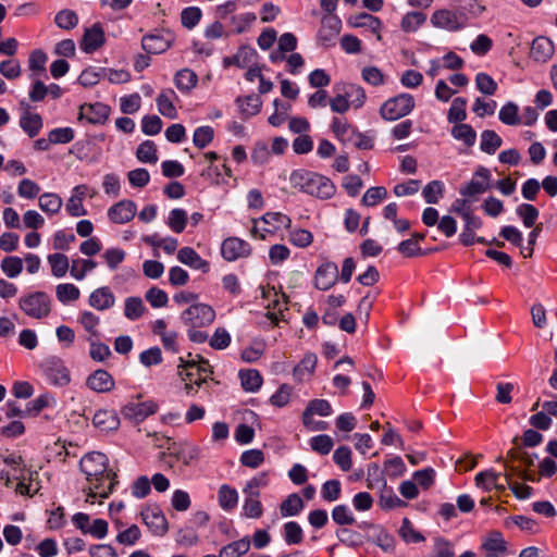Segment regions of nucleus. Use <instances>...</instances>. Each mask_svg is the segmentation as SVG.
<instances>
[{
  "label": "nucleus",
  "mask_w": 557,
  "mask_h": 557,
  "mask_svg": "<svg viewBox=\"0 0 557 557\" xmlns=\"http://www.w3.org/2000/svg\"><path fill=\"white\" fill-rule=\"evenodd\" d=\"M88 482L86 503L94 504L97 497L107 498L117 484L116 473L109 468L108 457L99 451L86 454L79 462Z\"/></svg>",
  "instance_id": "obj_1"
},
{
  "label": "nucleus",
  "mask_w": 557,
  "mask_h": 557,
  "mask_svg": "<svg viewBox=\"0 0 557 557\" xmlns=\"http://www.w3.org/2000/svg\"><path fill=\"white\" fill-rule=\"evenodd\" d=\"M289 182L294 188L320 199H330L336 190L329 177L304 169L293 171Z\"/></svg>",
  "instance_id": "obj_2"
},
{
  "label": "nucleus",
  "mask_w": 557,
  "mask_h": 557,
  "mask_svg": "<svg viewBox=\"0 0 557 557\" xmlns=\"http://www.w3.org/2000/svg\"><path fill=\"white\" fill-rule=\"evenodd\" d=\"M290 225V220L280 212H269L256 220L250 230L255 240L275 242L282 239V233Z\"/></svg>",
  "instance_id": "obj_3"
},
{
  "label": "nucleus",
  "mask_w": 557,
  "mask_h": 557,
  "mask_svg": "<svg viewBox=\"0 0 557 557\" xmlns=\"http://www.w3.org/2000/svg\"><path fill=\"white\" fill-rule=\"evenodd\" d=\"M178 368V374L185 382V389L188 394L193 392L194 386H201L212 374L211 366L199 355L186 360L180 358Z\"/></svg>",
  "instance_id": "obj_4"
},
{
  "label": "nucleus",
  "mask_w": 557,
  "mask_h": 557,
  "mask_svg": "<svg viewBox=\"0 0 557 557\" xmlns=\"http://www.w3.org/2000/svg\"><path fill=\"white\" fill-rule=\"evenodd\" d=\"M18 308L27 317L40 320L50 313L51 301L47 294L34 292L18 298Z\"/></svg>",
  "instance_id": "obj_5"
},
{
  "label": "nucleus",
  "mask_w": 557,
  "mask_h": 557,
  "mask_svg": "<svg viewBox=\"0 0 557 557\" xmlns=\"http://www.w3.org/2000/svg\"><path fill=\"white\" fill-rule=\"evenodd\" d=\"M414 108V98L409 94H399L386 100L380 113L384 120L395 121L409 114Z\"/></svg>",
  "instance_id": "obj_6"
},
{
  "label": "nucleus",
  "mask_w": 557,
  "mask_h": 557,
  "mask_svg": "<svg viewBox=\"0 0 557 557\" xmlns=\"http://www.w3.org/2000/svg\"><path fill=\"white\" fill-rule=\"evenodd\" d=\"M40 368L48 381L55 386H66L71 382L70 370L58 357L47 358Z\"/></svg>",
  "instance_id": "obj_7"
},
{
  "label": "nucleus",
  "mask_w": 557,
  "mask_h": 557,
  "mask_svg": "<svg viewBox=\"0 0 557 557\" xmlns=\"http://www.w3.org/2000/svg\"><path fill=\"white\" fill-rule=\"evenodd\" d=\"M491 188V171L484 166H479L472 178L459 189L463 197L476 200L478 196Z\"/></svg>",
  "instance_id": "obj_8"
},
{
  "label": "nucleus",
  "mask_w": 557,
  "mask_h": 557,
  "mask_svg": "<svg viewBox=\"0 0 557 557\" xmlns=\"http://www.w3.org/2000/svg\"><path fill=\"white\" fill-rule=\"evenodd\" d=\"M215 319L214 310L205 304H195L182 313L185 324L196 329L211 324Z\"/></svg>",
  "instance_id": "obj_9"
},
{
  "label": "nucleus",
  "mask_w": 557,
  "mask_h": 557,
  "mask_svg": "<svg viewBox=\"0 0 557 557\" xmlns=\"http://www.w3.org/2000/svg\"><path fill=\"white\" fill-rule=\"evenodd\" d=\"M174 40V33L170 29H163L161 33L144 36L141 47L147 53L159 54L170 49Z\"/></svg>",
  "instance_id": "obj_10"
},
{
  "label": "nucleus",
  "mask_w": 557,
  "mask_h": 557,
  "mask_svg": "<svg viewBox=\"0 0 557 557\" xmlns=\"http://www.w3.org/2000/svg\"><path fill=\"white\" fill-rule=\"evenodd\" d=\"M140 516L144 523L152 534L163 536L168 532V520L158 506H148L144 508Z\"/></svg>",
  "instance_id": "obj_11"
},
{
  "label": "nucleus",
  "mask_w": 557,
  "mask_h": 557,
  "mask_svg": "<svg viewBox=\"0 0 557 557\" xmlns=\"http://www.w3.org/2000/svg\"><path fill=\"white\" fill-rule=\"evenodd\" d=\"M158 404L153 400H146L143 403H128L121 409L122 416L134 422L140 423L149 416L156 413Z\"/></svg>",
  "instance_id": "obj_12"
},
{
  "label": "nucleus",
  "mask_w": 557,
  "mask_h": 557,
  "mask_svg": "<svg viewBox=\"0 0 557 557\" xmlns=\"http://www.w3.org/2000/svg\"><path fill=\"white\" fill-rule=\"evenodd\" d=\"M262 296L270 300L265 315L276 324L283 318L284 310L287 309V297L285 294L277 293L274 287L263 289Z\"/></svg>",
  "instance_id": "obj_13"
},
{
  "label": "nucleus",
  "mask_w": 557,
  "mask_h": 557,
  "mask_svg": "<svg viewBox=\"0 0 557 557\" xmlns=\"http://www.w3.org/2000/svg\"><path fill=\"white\" fill-rule=\"evenodd\" d=\"M342 28L341 20L335 15H326L322 17L321 27L318 33L319 41L327 47L334 44L335 38Z\"/></svg>",
  "instance_id": "obj_14"
},
{
  "label": "nucleus",
  "mask_w": 557,
  "mask_h": 557,
  "mask_svg": "<svg viewBox=\"0 0 557 557\" xmlns=\"http://www.w3.org/2000/svg\"><path fill=\"white\" fill-rule=\"evenodd\" d=\"M337 280V264L334 262H325L318 268L314 276V284L317 288L327 290L335 285Z\"/></svg>",
  "instance_id": "obj_15"
},
{
  "label": "nucleus",
  "mask_w": 557,
  "mask_h": 557,
  "mask_svg": "<svg viewBox=\"0 0 557 557\" xmlns=\"http://www.w3.org/2000/svg\"><path fill=\"white\" fill-rule=\"evenodd\" d=\"M110 115V108L101 102L83 104L79 108V120L85 119L91 124H102Z\"/></svg>",
  "instance_id": "obj_16"
},
{
  "label": "nucleus",
  "mask_w": 557,
  "mask_h": 557,
  "mask_svg": "<svg viewBox=\"0 0 557 557\" xmlns=\"http://www.w3.org/2000/svg\"><path fill=\"white\" fill-rule=\"evenodd\" d=\"M170 455L173 456L177 461H181L184 466H190L195 460L199 458L200 449L198 446L184 442L173 444L170 448Z\"/></svg>",
  "instance_id": "obj_17"
},
{
  "label": "nucleus",
  "mask_w": 557,
  "mask_h": 557,
  "mask_svg": "<svg viewBox=\"0 0 557 557\" xmlns=\"http://www.w3.org/2000/svg\"><path fill=\"white\" fill-rule=\"evenodd\" d=\"M86 385L96 393H108L114 388L115 382L108 371L98 369L87 377Z\"/></svg>",
  "instance_id": "obj_18"
},
{
  "label": "nucleus",
  "mask_w": 557,
  "mask_h": 557,
  "mask_svg": "<svg viewBox=\"0 0 557 557\" xmlns=\"http://www.w3.org/2000/svg\"><path fill=\"white\" fill-rule=\"evenodd\" d=\"M136 214V205L132 200H122L108 210V216L113 223H127Z\"/></svg>",
  "instance_id": "obj_19"
},
{
  "label": "nucleus",
  "mask_w": 557,
  "mask_h": 557,
  "mask_svg": "<svg viewBox=\"0 0 557 557\" xmlns=\"http://www.w3.org/2000/svg\"><path fill=\"white\" fill-rule=\"evenodd\" d=\"M176 101H178V97L173 89L166 88L161 90L156 99L158 111L163 116L175 120L177 117Z\"/></svg>",
  "instance_id": "obj_20"
},
{
  "label": "nucleus",
  "mask_w": 557,
  "mask_h": 557,
  "mask_svg": "<svg viewBox=\"0 0 557 557\" xmlns=\"http://www.w3.org/2000/svg\"><path fill=\"white\" fill-rule=\"evenodd\" d=\"M104 44V33L100 24H94L85 30L79 44L81 49L86 53H92Z\"/></svg>",
  "instance_id": "obj_21"
},
{
  "label": "nucleus",
  "mask_w": 557,
  "mask_h": 557,
  "mask_svg": "<svg viewBox=\"0 0 557 557\" xmlns=\"http://www.w3.org/2000/svg\"><path fill=\"white\" fill-rule=\"evenodd\" d=\"M347 24L354 28H361L366 27L373 33L377 40H381V29H382V22L379 17L373 16L369 13H358L355 15H351L347 20Z\"/></svg>",
  "instance_id": "obj_22"
},
{
  "label": "nucleus",
  "mask_w": 557,
  "mask_h": 557,
  "mask_svg": "<svg viewBox=\"0 0 557 557\" xmlns=\"http://www.w3.org/2000/svg\"><path fill=\"white\" fill-rule=\"evenodd\" d=\"M554 54L553 41L544 36L536 37L531 46L530 55L537 62H546Z\"/></svg>",
  "instance_id": "obj_23"
},
{
  "label": "nucleus",
  "mask_w": 557,
  "mask_h": 557,
  "mask_svg": "<svg viewBox=\"0 0 557 557\" xmlns=\"http://www.w3.org/2000/svg\"><path fill=\"white\" fill-rule=\"evenodd\" d=\"M481 549L488 555L500 557L507 552V543L499 531H492L483 539Z\"/></svg>",
  "instance_id": "obj_24"
},
{
  "label": "nucleus",
  "mask_w": 557,
  "mask_h": 557,
  "mask_svg": "<svg viewBox=\"0 0 557 557\" xmlns=\"http://www.w3.org/2000/svg\"><path fill=\"white\" fill-rule=\"evenodd\" d=\"M499 478L500 473L493 470L482 471L475 475V484L478 487H481L486 492L492 490L504 492L506 490V485L504 483H499Z\"/></svg>",
  "instance_id": "obj_25"
},
{
  "label": "nucleus",
  "mask_w": 557,
  "mask_h": 557,
  "mask_svg": "<svg viewBox=\"0 0 557 557\" xmlns=\"http://www.w3.org/2000/svg\"><path fill=\"white\" fill-rule=\"evenodd\" d=\"M94 425L100 431H114L120 425V419L115 411L101 409L98 410L92 419Z\"/></svg>",
  "instance_id": "obj_26"
},
{
  "label": "nucleus",
  "mask_w": 557,
  "mask_h": 557,
  "mask_svg": "<svg viewBox=\"0 0 557 557\" xmlns=\"http://www.w3.org/2000/svg\"><path fill=\"white\" fill-rule=\"evenodd\" d=\"M115 298L108 287L94 290L89 297V305L97 310H106L114 305Z\"/></svg>",
  "instance_id": "obj_27"
},
{
  "label": "nucleus",
  "mask_w": 557,
  "mask_h": 557,
  "mask_svg": "<svg viewBox=\"0 0 557 557\" xmlns=\"http://www.w3.org/2000/svg\"><path fill=\"white\" fill-rule=\"evenodd\" d=\"M178 260L196 270H201L202 272L209 271V263L200 258V256L190 247L182 248L177 253Z\"/></svg>",
  "instance_id": "obj_28"
},
{
  "label": "nucleus",
  "mask_w": 557,
  "mask_h": 557,
  "mask_svg": "<svg viewBox=\"0 0 557 557\" xmlns=\"http://www.w3.org/2000/svg\"><path fill=\"white\" fill-rule=\"evenodd\" d=\"M42 119L38 113L26 110L20 119L21 128L29 136L35 137L42 128Z\"/></svg>",
  "instance_id": "obj_29"
},
{
  "label": "nucleus",
  "mask_w": 557,
  "mask_h": 557,
  "mask_svg": "<svg viewBox=\"0 0 557 557\" xmlns=\"http://www.w3.org/2000/svg\"><path fill=\"white\" fill-rule=\"evenodd\" d=\"M238 376L246 392L255 393L262 385V376L256 369L240 370Z\"/></svg>",
  "instance_id": "obj_30"
},
{
  "label": "nucleus",
  "mask_w": 557,
  "mask_h": 557,
  "mask_svg": "<svg viewBox=\"0 0 557 557\" xmlns=\"http://www.w3.org/2000/svg\"><path fill=\"white\" fill-rule=\"evenodd\" d=\"M431 23L435 27L454 30L458 28L456 14L448 10L435 11L431 16Z\"/></svg>",
  "instance_id": "obj_31"
},
{
  "label": "nucleus",
  "mask_w": 557,
  "mask_h": 557,
  "mask_svg": "<svg viewBox=\"0 0 557 557\" xmlns=\"http://www.w3.org/2000/svg\"><path fill=\"white\" fill-rule=\"evenodd\" d=\"M244 493L246 494L245 504L243 506L245 516L255 519L261 517L262 506L258 499L259 492L244 490Z\"/></svg>",
  "instance_id": "obj_32"
},
{
  "label": "nucleus",
  "mask_w": 557,
  "mask_h": 557,
  "mask_svg": "<svg viewBox=\"0 0 557 557\" xmlns=\"http://www.w3.org/2000/svg\"><path fill=\"white\" fill-rule=\"evenodd\" d=\"M240 112L245 117L258 114L261 110L262 100L257 95H249L244 98H237Z\"/></svg>",
  "instance_id": "obj_33"
},
{
  "label": "nucleus",
  "mask_w": 557,
  "mask_h": 557,
  "mask_svg": "<svg viewBox=\"0 0 557 557\" xmlns=\"http://www.w3.org/2000/svg\"><path fill=\"white\" fill-rule=\"evenodd\" d=\"M197 74L189 69L180 70L174 76V84L181 91H189L196 87Z\"/></svg>",
  "instance_id": "obj_34"
},
{
  "label": "nucleus",
  "mask_w": 557,
  "mask_h": 557,
  "mask_svg": "<svg viewBox=\"0 0 557 557\" xmlns=\"http://www.w3.org/2000/svg\"><path fill=\"white\" fill-rule=\"evenodd\" d=\"M38 205L44 212L52 215L61 210L63 201L58 194L45 193L39 197Z\"/></svg>",
  "instance_id": "obj_35"
},
{
  "label": "nucleus",
  "mask_w": 557,
  "mask_h": 557,
  "mask_svg": "<svg viewBox=\"0 0 557 557\" xmlns=\"http://www.w3.org/2000/svg\"><path fill=\"white\" fill-rule=\"evenodd\" d=\"M318 358L314 354H306L302 360L294 368V376L297 381H302L310 376L317 366Z\"/></svg>",
  "instance_id": "obj_36"
},
{
  "label": "nucleus",
  "mask_w": 557,
  "mask_h": 557,
  "mask_svg": "<svg viewBox=\"0 0 557 557\" xmlns=\"http://www.w3.org/2000/svg\"><path fill=\"white\" fill-rule=\"evenodd\" d=\"M426 21V15L419 11H412L406 13L400 23V27L405 33H414L420 26Z\"/></svg>",
  "instance_id": "obj_37"
},
{
  "label": "nucleus",
  "mask_w": 557,
  "mask_h": 557,
  "mask_svg": "<svg viewBox=\"0 0 557 557\" xmlns=\"http://www.w3.org/2000/svg\"><path fill=\"white\" fill-rule=\"evenodd\" d=\"M250 548V541L248 537L235 541L225 545L220 550V557H240L245 555Z\"/></svg>",
  "instance_id": "obj_38"
},
{
  "label": "nucleus",
  "mask_w": 557,
  "mask_h": 557,
  "mask_svg": "<svg viewBox=\"0 0 557 557\" xmlns=\"http://www.w3.org/2000/svg\"><path fill=\"white\" fill-rule=\"evenodd\" d=\"M219 504L224 510H232L237 506L238 493L235 488L224 484L218 493Z\"/></svg>",
  "instance_id": "obj_39"
},
{
  "label": "nucleus",
  "mask_w": 557,
  "mask_h": 557,
  "mask_svg": "<svg viewBox=\"0 0 557 557\" xmlns=\"http://www.w3.org/2000/svg\"><path fill=\"white\" fill-rule=\"evenodd\" d=\"M304 509V502L298 494H290L281 504L280 510L283 517H292L298 515Z\"/></svg>",
  "instance_id": "obj_40"
},
{
  "label": "nucleus",
  "mask_w": 557,
  "mask_h": 557,
  "mask_svg": "<svg viewBox=\"0 0 557 557\" xmlns=\"http://www.w3.org/2000/svg\"><path fill=\"white\" fill-rule=\"evenodd\" d=\"M498 117L506 125L512 126L521 123L519 107L511 101L507 102L500 108Z\"/></svg>",
  "instance_id": "obj_41"
},
{
  "label": "nucleus",
  "mask_w": 557,
  "mask_h": 557,
  "mask_svg": "<svg viewBox=\"0 0 557 557\" xmlns=\"http://www.w3.org/2000/svg\"><path fill=\"white\" fill-rule=\"evenodd\" d=\"M202 17V11L198 7H187L181 12V24L186 29H194Z\"/></svg>",
  "instance_id": "obj_42"
},
{
  "label": "nucleus",
  "mask_w": 557,
  "mask_h": 557,
  "mask_svg": "<svg viewBox=\"0 0 557 557\" xmlns=\"http://www.w3.org/2000/svg\"><path fill=\"white\" fill-rule=\"evenodd\" d=\"M332 413V406L326 399L310 400L302 412V416H320L327 417Z\"/></svg>",
  "instance_id": "obj_43"
},
{
  "label": "nucleus",
  "mask_w": 557,
  "mask_h": 557,
  "mask_svg": "<svg viewBox=\"0 0 557 557\" xmlns=\"http://www.w3.org/2000/svg\"><path fill=\"white\" fill-rule=\"evenodd\" d=\"M451 135L455 139L463 141L468 147L474 145L476 139L475 131L470 125L462 123L451 128Z\"/></svg>",
  "instance_id": "obj_44"
},
{
  "label": "nucleus",
  "mask_w": 557,
  "mask_h": 557,
  "mask_svg": "<svg viewBox=\"0 0 557 557\" xmlns=\"http://www.w3.org/2000/svg\"><path fill=\"white\" fill-rule=\"evenodd\" d=\"M502 138L494 131L486 129L481 134L480 148L485 153H495V151L502 146Z\"/></svg>",
  "instance_id": "obj_45"
},
{
  "label": "nucleus",
  "mask_w": 557,
  "mask_h": 557,
  "mask_svg": "<svg viewBox=\"0 0 557 557\" xmlns=\"http://www.w3.org/2000/svg\"><path fill=\"white\" fill-rule=\"evenodd\" d=\"M256 14L252 12L232 15L230 17V25L232 27V32L236 34L244 33L250 27V25L256 21Z\"/></svg>",
  "instance_id": "obj_46"
},
{
  "label": "nucleus",
  "mask_w": 557,
  "mask_h": 557,
  "mask_svg": "<svg viewBox=\"0 0 557 557\" xmlns=\"http://www.w3.org/2000/svg\"><path fill=\"white\" fill-rule=\"evenodd\" d=\"M136 157L139 161L145 163H157V146L151 140H145L141 143L136 151Z\"/></svg>",
  "instance_id": "obj_47"
},
{
  "label": "nucleus",
  "mask_w": 557,
  "mask_h": 557,
  "mask_svg": "<svg viewBox=\"0 0 557 557\" xmlns=\"http://www.w3.org/2000/svg\"><path fill=\"white\" fill-rule=\"evenodd\" d=\"M146 308L143 304V300L139 297H128L124 302V314L129 320L139 319Z\"/></svg>",
  "instance_id": "obj_48"
},
{
  "label": "nucleus",
  "mask_w": 557,
  "mask_h": 557,
  "mask_svg": "<svg viewBox=\"0 0 557 557\" xmlns=\"http://www.w3.org/2000/svg\"><path fill=\"white\" fill-rule=\"evenodd\" d=\"M444 184L441 181H432L422 190L424 200L428 203H437L444 195Z\"/></svg>",
  "instance_id": "obj_49"
},
{
  "label": "nucleus",
  "mask_w": 557,
  "mask_h": 557,
  "mask_svg": "<svg viewBox=\"0 0 557 557\" xmlns=\"http://www.w3.org/2000/svg\"><path fill=\"white\" fill-rule=\"evenodd\" d=\"M467 100L465 98H455L448 110V121L450 123L462 122L467 117L466 113Z\"/></svg>",
  "instance_id": "obj_50"
},
{
  "label": "nucleus",
  "mask_w": 557,
  "mask_h": 557,
  "mask_svg": "<svg viewBox=\"0 0 557 557\" xmlns=\"http://www.w3.org/2000/svg\"><path fill=\"white\" fill-rule=\"evenodd\" d=\"M13 479L17 480L15 491L21 495H34L37 493V488L33 490V473L21 472L20 474H13Z\"/></svg>",
  "instance_id": "obj_51"
},
{
  "label": "nucleus",
  "mask_w": 557,
  "mask_h": 557,
  "mask_svg": "<svg viewBox=\"0 0 557 557\" xmlns=\"http://www.w3.org/2000/svg\"><path fill=\"white\" fill-rule=\"evenodd\" d=\"M302 539V529L297 522L289 521L284 524V540L288 545L300 544Z\"/></svg>",
  "instance_id": "obj_52"
},
{
  "label": "nucleus",
  "mask_w": 557,
  "mask_h": 557,
  "mask_svg": "<svg viewBox=\"0 0 557 557\" xmlns=\"http://www.w3.org/2000/svg\"><path fill=\"white\" fill-rule=\"evenodd\" d=\"M397 250L405 258H417L437 252L440 247L434 246L422 248L421 246H397Z\"/></svg>",
  "instance_id": "obj_53"
},
{
  "label": "nucleus",
  "mask_w": 557,
  "mask_h": 557,
  "mask_svg": "<svg viewBox=\"0 0 557 557\" xmlns=\"http://www.w3.org/2000/svg\"><path fill=\"white\" fill-rule=\"evenodd\" d=\"M387 196V190L383 186L370 187L362 197V205L366 207H373L384 200Z\"/></svg>",
  "instance_id": "obj_54"
},
{
  "label": "nucleus",
  "mask_w": 557,
  "mask_h": 557,
  "mask_svg": "<svg viewBox=\"0 0 557 557\" xmlns=\"http://www.w3.org/2000/svg\"><path fill=\"white\" fill-rule=\"evenodd\" d=\"M222 171L224 172L225 176H232V171L225 163L222 164L221 168L218 165L209 164V166L201 172V176L211 183L219 184L221 182L220 177L222 175Z\"/></svg>",
  "instance_id": "obj_55"
},
{
  "label": "nucleus",
  "mask_w": 557,
  "mask_h": 557,
  "mask_svg": "<svg viewBox=\"0 0 557 557\" xmlns=\"http://www.w3.org/2000/svg\"><path fill=\"white\" fill-rule=\"evenodd\" d=\"M48 261L54 276L62 277L66 274L69 270V260L66 256L62 253H53L48 257Z\"/></svg>",
  "instance_id": "obj_56"
},
{
  "label": "nucleus",
  "mask_w": 557,
  "mask_h": 557,
  "mask_svg": "<svg viewBox=\"0 0 557 557\" xmlns=\"http://www.w3.org/2000/svg\"><path fill=\"white\" fill-rule=\"evenodd\" d=\"M214 137V131L211 126H200L194 132L193 143L196 147L202 149L207 147Z\"/></svg>",
  "instance_id": "obj_57"
},
{
  "label": "nucleus",
  "mask_w": 557,
  "mask_h": 557,
  "mask_svg": "<svg viewBox=\"0 0 557 557\" xmlns=\"http://www.w3.org/2000/svg\"><path fill=\"white\" fill-rule=\"evenodd\" d=\"M332 519L339 525H351L356 519L346 505L335 506L332 510Z\"/></svg>",
  "instance_id": "obj_58"
},
{
  "label": "nucleus",
  "mask_w": 557,
  "mask_h": 557,
  "mask_svg": "<svg viewBox=\"0 0 557 557\" xmlns=\"http://www.w3.org/2000/svg\"><path fill=\"white\" fill-rule=\"evenodd\" d=\"M399 534L403 540L408 543H420L424 541V536L413 528L412 523L407 518L403 519Z\"/></svg>",
  "instance_id": "obj_59"
},
{
  "label": "nucleus",
  "mask_w": 557,
  "mask_h": 557,
  "mask_svg": "<svg viewBox=\"0 0 557 557\" xmlns=\"http://www.w3.org/2000/svg\"><path fill=\"white\" fill-rule=\"evenodd\" d=\"M344 92L354 108L359 109L364 104L367 96L362 87L348 85Z\"/></svg>",
  "instance_id": "obj_60"
},
{
  "label": "nucleus",
  "mask_w": 557,
  "mask_h": 557,
  "mask_svg": "<svg viewBox=\"0 0 557 557\" xmlns=\"http://www.w3.org/2000/svg\"><path fill=\"white\" fill-rule=\"evenodd\" d=\"M187 222V213L183 209H173L168 218V225L175 233H181L184 231Z\"/></svg>",
  "instance_id": "obj_61"
},
{
  "label": "nucleus",
  "mask_w": 557,
  "mask_h": 557,
  "mask_svg": "<svg viewBox=\"0 0 557 557\" xmlns=\"http://www.w3.org/2000/svg\"><path fill=\"white\" fill-rule=\"evenodd\" d=\"M1 270L7 276L16 277L23 270V261L18 257H7L1 261Z\"/></svg>",
  "instance_id": "obj_62"
},
{
  "label": "nucleus",
  "mask_w": 557,
  "mask_h": 557,
  "mask_svg": "<svg viewBox=\"0 0 557 557\" xmlns=\"http://www.w3.org/2000/svg\"><path fill=\"white\" fill-rule=\"evenodd\" d=\"M55 24L63 29H72L78 23L76 13L72 10H62L54 17Z\"/></svg>",
  "instance_id": "obj_63"
},
{
  "label": "nucleus",
  "mask_w": 557,
  "mask_h": 557,
  "mask_svg": "<svg viewBox=\"0 0 557 557\" xmlns=\"http://www.w3.org/2000/svg\"><path fill=\"white\" fill-rule=\"evenodd\" d=\"M55 294L59 301L66 304L78 299L79 289L73 284H60L57 286Z\"/></svg>",
  "instance_id": "obj_64"
}]
</instances>
